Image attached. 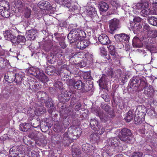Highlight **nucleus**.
Listing matches in <instances>:
<instances>
[{
	"instance_id": "obj_42",
	"label": "nucleus",
	"mask_w": 157,
	"mask_h": 157,
	"mask_svg": "<svg viewBox=\"0 0 157 157\" xmlns=\"http://www.w3.org/2000/svg\"><path fill=\"white\" fill-rule=\"evenodd\" d=\"M143 154L140 152H134L132 157H142Z\"/></svg>"
},
{
	"instance_id": "obj_20",
	"label": "nucleus",
	"mask_w": 157,
	"mask_h": 157,
	"mask_svg": "<svg viewBox=\"0 0 157 157\" xmlns=\"http://www.w3.org/2000/svg\"><path fill=\"white\" fill-rule=\"evenodd\" d=\"M72 129L71 127H69L68 128V130L69 133L70 134L71 133L70 131H71V132H72V133L74 134V136H76L77 138L79 137V136L80 135L82 132V131L80 128H76L75 130L74 128V130H71Z\"/></svg>"
},
{
	"instance_id": "obj_3",
	"label": "nucleus",
	"mask_w": 157,
	"mask_h": 157,
	"mask_svg": "<svg viewBox=\"0 0 157 157\" xmlns=\"http://www.w3.org/2000/svg\"><path fill=\"white\" fill-rule=\"evenodd\" d=\"M140 80V85L141 87H143L144 88V94L148 97H151L153 95L154 92L152 87L150 85H148L147 80L145 78L141 77Z\"/></svg>"
},
{
	"instance_id": "obj_39",
	"label": "nucleus",
	"mask_w": 157,
	"mask_h": 157,
	"mask_svg": "<svg viewBox=\"0 0 157 157\" xmlns=\"http://www.w3.org/2000/svg\"><path fill=\"white\" fill-rule=\"evenodd\" d=\"M150 36L152 38H155L157 36V31L156 30H152L150 32Z\"/></svg>"
},
{
	"instance_id": "obj_24",
	"label": "nucleus",
	"mask_w": 157,
	"mask_h": 157,
	"mask_svg": "<svg viewBox=\"0 0 157 157\" xmlns=\"http://www.w3.org/2000/svg\"><path fill=\"white\" fill-rule=\"evenodd\" d=\"M109 54L114 58L117 56V53L115 48L114 46L110 45L109 47Z\"/></svg>"
},
{
	"instance_id": "obj_16",
	"label": "nucleus",
	"mask_w": 157,
	"mask_h": 157,
	"mask_svg": "<svg viewBox=\"0 0 157 157\" xmlns=\"http://www.w3.org/2000/svg\"><path fill=\"white\" fill-rule=\"evenodd\" d=\"M41 71L38 68L31 67L28 70V72L31 75L35 76H38L39 75Z\"/></svg>"
},
{
	"instance_id": "obj_50",
	"label": "nucleus",
	"mask_w": 157,
	"mask_h": 157,
	"mask_svg": "<svg viewBox=\"0 0 157 157\" xmlns=\"http://www.w3.org/2000/svg\"><path fill=\"white\" fill-rule=\"evenodd\" d=\"M142 19L139 17H136L134 18L133 19L134 21L135 22H137L139 23V22H140L141 21Z\"/></svg>"
},
{
	"instance_id": "obj_52",
	"label": "nucleus",
	"mask_w": 157,
	"mask_h": 157,
	"mask_svg": "<svg viewBox=\"0 0 157 157\" xmlns=\"http://www.w3.org/2000/svg\"><path fill=\"white\" fill-rule=\"evenodd\" d=\"M105 131V129L103 128H102L101 129V131H99L98 133L100 134H101L103 133V132H104Z\"/></svg>"
},
{
	"instance_id": "obj_29",
	"label": "nucleus",
	"mask_w": 157,
	"mask_h": 157,
	"mask_svg": "<svg viewBox=\"0 0 157 157\" xmlns=\"http://www.w3.org/2000/svg\"><path fill=\"white\" fill-rule=\"evenodd\" d=\"M133 117V115L131 111H129L127 113L126 115L124 117L125 121L127 122H129Z\"/></svg>"
},
{
	"instance_id": "obj_14",
	"label": "nucleus",
	"mask_w": 157,
	"mask_h": 157,
	"mask_svg": "<svg viewBox=\"0 0 157 157\" xmlns=\"http://www.w3.org/2000/svg\"><path fill=\"white\" fill-rule=\"evenodd\" d=\"M122 33L117 34L115 35L114 38L116 41L119 42L117 47L119 48H121L123 47L124 45L122 44L121 42H123V37H122Z\"/></svg>"
},
{
	"instance_id": "obj_32",
	"label": "nucleus",
	"mask_w": 157,
	"mask_h": 157,
	"mask_svg": "<svg viewBox=\"0 0 157 157\" xmlns=\"http://www.w3.org/2000/svg\"><path fill=\"white\" fill-rule=\"evenodd\" d=\"M140 41L139 38L136 36L134 37L132 40V44L133 46L137 47H140V45H139V44Z\"/></svg>"
},
{
	"instance_id": "obj_59",
	"label": "nucleus",
	"mask_w": 157,
	"mask_h": 157,
	"mask_svg": "<svg viewBox=\"0 0 157 157\" xmlns=\"http://www.w3.org/2000/svg\"><path fill=\"white\" fill-rule=\"evenodd\" d=\"M66 66H67V65H64L63 67H65Z\"/></svg>"
},
{
	"instance_id": "obj_55",
	"label": "nucleus",
	"mask_w": 157,
	"mask_h": 157,
	"mask_svg": "<svg viewBox=\"0 0 157 157\" xmlns=\"http://www.w3.org/2000/svg\"><path fill=\"white\" fill-rule=\"evenodd\" d=\"M31 155L30 157H36V156L35 155V154L34 153H33L32 152H31Z\"/></svg>"
},
{
	"instance_id": "obj_7",
	"label": "nucleus",
	"mask_w": 157,
	"mask_h": 157,
	"mask_svg": "<svg viewBox=\"0 0 157 157\" xmlns=\"http://www.w3.org/2000/svg\"><path fill=\"white\" fill-rule=\"evenodd\" d=\"M109 26L110 30L114 31L120 27L119 20L114 18L110 20L109 22Z\"/></svg>"
},
{
	"instance_id": "obj_34",
	"label": "nucleus",
	"mask_w": 157,
	"mask_h": 157,
	"mask_svg": "<svg viewBox=\"0 0 157 157\" xmlns=\"http://www.w3.org/2000/svg\"><path fill=\"white\" fill-rule=\"evenodd\" d=\"M37 132H33L30 134L29 136L32 139H34L35 141H37L38 139L39 134H40V133H38L37 134Z\"/></svg>"
},
{
	"instance_id": "obj_15",
	"label": "nucleus",
	"mask_w": 157,
	"mask_h": 157,
	"mask_svg": "<svg viewBox=\"0 0 157 157\" xmlns=\"http://www.w3.org/2000/svg\"><path fill=\"white\" fill-rule=\"evenodd\" d=\"M4 36L6 40H10L12 43V40H14L15 36L12 34L10 31H6L4 33Z\"/></svg>"
},
{
	"instance_id": "obj_12",
	"label": "nucleus",
	"mask_w": 157,
	"mask_h": 157,
	"mask_svg": "<svg viewBox=\"0 0 157 157\" xmlns=\"http://www.w3.org/2000/svg\"><path fill=\"white\" fill-rule=\"evenodd\" d=\"M108 78L105 75H102L101 79L98 82H99V85L102 88H105L107 84Z\"/></svg>"
},
{
	"instance_id": "obj_10",
	"label": "nucleus",
	"mask_w": 157,
	"mask_h": 157,
	"mask_svg": "<svg viewBox=\"0 0 157 157\" xmlns=\"http://www.w3.org/2000/svg\"><path fill=\"white\" fill-rule=\"evenodd\" d=\"M37 31L36 30L31 29L26 32V35L27 38L29 40H34L37 36Z\"/></svg>"
},
{
	"instance_id": "obj_48",
	"label": "nucleus",
	"mask_w": 157,
	"mask_h": 157,
	"mask_svg": "<svg viewBox=\"0 0 157 157\" xmlns=\"http://www.w3.org/2000/svg\"><path fill=\"white\" fill-rule=\"evenodd\" d=\"M59 44L61 47L63 49L66 47V45L65 44L63 40H62L61 42H59Z\"/></svg>"
},
{
	"instance_id": "obj_43",
	"label": "nucleus",
	"mask_w": 157,
	"mask_h": 157,
	"mask_svg": "<svg viewBox=\"0 0 157 157\" xmlns=\"http://www.w3.org/2000/svg\"><path fill=\"white\" fill-rule=\"evenodd\" d=\"M36 95L39 98L40 97V98H43V96L46 95V93L42 91H39L37 93Z\"/></svg>"
},
{
	"instance_id": "obj_21",
	"label": "nucleus",
	"mask_w": 157,
	"mask_h": 157,
	"mask_svg": "<svg viewBox=\"0 0 157 157\" xmlns=\"http://www.w3.org/2000/svg\"><path fill=\"white\" fill-rule=\"evenodd\" d=\"M99 9L102 12L106 11L109 8V5L106 3L104 2H101L99 3Z\"/></svg>"
},
{
	"instance_id": "obj_54",
	"label": "nucleus",
	"mask_w": 157,
	"mask_h": 157,
	"mask_svg": "<svg viewBox=\"0 0 157 157\" xmlns=\"http://www.w3.org/2000/svg\"><path fill=\"white\" fill-rule=\"evenodd\" d=\"M142 106H139L137 107V110H138L139 111H140V109H142Z\"/></svg>"
},
{
	"instance_id": "obj_62",
	"label": "nucleus",
	"mask_w": 157,
	"mask_h": 157,
	"mask_svg": "<svg viewBox=\"0 0 157 157\" xmlns=\"http://www.w3.org/2000/svg\"><path fill=\"white\" fill-rule=\"evenodd\" d=\"M81 54V53L79 52V53H78V54L80 55V54Z\"/></svg>"
},
{
	"instance_id": "obj_45",
	"label": "nucleus",
	"mask_w": 157,
	"mask_h": 157,
	"mask_svg": "<svg viewBox=\"0 0 157 157\" xmlns=\"http://www.w3.org/2000/svg\"><path fill=\"white\" fill-rule=\"evenodd\" d=\"M103 109H104L105 111L107 113L109 111V107L106 104H104L102 107Z\"/></svg>"
},
{
	"instance_id": "obj_36",
	"label": "nucleus",
	"mask_w": 157,
	"mask_h": 157,
	"mask_svg": "<svg viewBox=\"0 0 157 157\" xmlns=\"http://www.w3.org/2000/svg\"><path fill=\"white\" fill-rule=\"evenodd\" d=\"M98 115L102 121H107L108 119L105 114H104L102 112L101 113L98 112Z\"/></svg>"
},
{
	"instance_id": "obj_8",
	"label": "nucleus",
	"mask_w": 157,
	"mask_h": 157,
	"mask_svg": "<svg viewBox=\"0 0 157 157\" xmlns=\"http://www.w3.org/2000/svg\"><path fill=\"white\" fill-rule=\"evenodd\" d=\"M26 41L25 36L21 35H19L17 37L15 36L14 40H12V43L14 45L20 44L24 45Z\"/></svg>"
},
{
	"instance_id": "obj_60",
	"label": "nucleus",
	"mask_w": 157,
	"mask_h": 157,
	"mask_svg": "<svg viewBox=\"0 0 157 157\" xmlns=\"http://www.w3.org/2000/svg\"><path fill=\"white\" fill-rule=\"evenodd\" d=\"M59 56H60L61 57H62L63 58V56H62L61 54L59 55Z\"/></svg>"
},
{
	"instance_id": "obj_5",
	"label": "nucleus",
	"mask_w": 157,
	"mask_h": 157,
	"mask_svg": "<svg viewBox=\"0 0 157 157\" xmlns=\"http://www.w3.org/2000/svg\"><path fill=\"white\" fill-rule=\"evenodd\" d=\"M121 136L119 137L121 140L123 141H127L128 143H131L130 141L131 139L134 140V139L130 136L132 135L131 131L128 129L123 128L121 131Z\"/></svg>"
},
{
	"instance_id": "obj_19",
	"label": "nucleus",
	"mask_w": 157,
	"mask_h": 157,
	"mask_svg": "<svg viewBox=\"0 0 157 157\" xmlns=\"http://www.w3.org/2000/svg\"><path fill=\"white\" fill-rule=\"evenodd\" d=\"M0 9V15L4 17L8 18L10 16V13L8 10L9 9H4L2 7H1Z\"/></svg>"
},
{
	"instance_id": "obj_28",
	"label": "nucleus",
	"mask_w": 157,
	"mask_h": 157,
	"mask_svg": "<svg viewBox=\"0 0 157 157\" xmlns=\"http://www.w3.org/2000/svg\"><path fill=\"white\" fill-rule=\"evenodd\" d=\"M136 26L133 27V31L135 33H139L142 30L141 26L140 25L139 23L137 24H136Z\"/></svg>"
},
{
	"instance_id": "obj_17",
	"label": "nucleus",
	"mask_w": 157,
	"mask_h": 157,
	"mask_svg": "<svg viewBox=\"0 0 157 157\" xmlns=\"http://www.w3.org/2000/svg\"><path fill=\"white\" fill-rule=\"evenodd\" d=\"M90 124L94 127L93 129L98 131L101 128L100 126L99 125L98 121L95 119H91L90 121Z\"/></svg>"
},
{
	"instance_id": "obj_35",
	"label": "nucleus",
	"mask_w": 157,
	"mask_h": 157,
	"mask_svg": "<svg viewBox=\"0 0 157 157\" xmlns=\"http://www.w3.org/2000/svg\"><path fill=\"white\" fill-rule=\"evenodd\" d=\"M80 151L78 149L73 150L72 151V155L73 157H80Z\"/></svg>"
},
{
	"instance_id": "obj_47",
	"label": "nucleus",
	"mask_w": 157,
	"mask_h": 157,
	"mask_svg": "<svg viewBox=\"0 0 157 157\" xmlns=\"http://www.w3.org/2000/svg\"><path fill=\"white\" fill-rule=\"evenodd\" d=\"M44 110L43 109L41 106H39L37 108L36 111L41 113L44 112Z\"/></svg>"
},
{
	"instance_id": "obj_13",
	"label": "nucleus",
	"mask_w": 157,
	"mask_h": 157,
	"mask_svg": "<svg viewBox=\"0 0 157 157\" xmlns=\"http://www.w3.org/2000/svg\"><path fill=\"white\" fill-rule=\"evenodd\" d=\"M109 145L115 147H117L119 145L120 141L119 139L117 138H111L108 140Z\"/></svg>"
},
{
	"instance_id": "obj_38",
	"label": "nucleus",
	"mask_w": 157,
	"mask_h": 157,
	"mask_svg": "<svg viewBox=\"0 0 157 157\" xmlns=\"http://www.w3.org/2000/svg\"><path fill=\"white\" fill-rule=\"evenodd\" d=\"M29 124L28 123H24L22 124H20L21 130L22 131H25L28 128H29V127L27 128L25 126H28Z\"/></svg>"
},
{
	"instance_id": "obj_31",
	"label": "nucleus",
	"mask_w": 157,
	"mask_h": 157,
	"mask_svg": "<svg viewBox=\"0 0 157 157\" xmlns=\"http://www.w3.org/2000/svg\"><path fill=\"white\" fill-rule=\"evenodd\" d=\"M111 4L114 8V9H117L119 6V3L117 0H109Z\"/></svg>"
},
{
	"instance_id": "obj_30",
	"label": "nucleus",
	"mask_w": 157,
	"mask_h": 157,
	"mask_svg": "<svg viewBox=\"0 0 157 157\" xmlns=\"http://www.w3.org/2000/svg\"><path fill=\"white\" fill-rule=\"evenodd\" d=\"M149 23L151 25L155 26H157V18L155 17L151 16L148 19Z\"/></svg>"
},
{
	"instance_id": "obj_23",
	"label": "nucleus",
	"mask_w": 157,
	"mask_h": 157,
	"mask_svg": "<svg viewBox=\"0 0 157 157\" xmlns=\"http://www.w3.org/2000/svg\"><path fill=\"white\" fill-rule=\"evenodd\" d=\"M92 146L88 143L83 144L82 145V149L83 151L86 153H88L91 151Z\"/></svg>"
},
{
	"instance_id": "obj_63",
	"label": "nucleus",
	"mask_w": 157,
	"mask_h": 157,
	"mask_svg": "<svg viewBox=\"0 0 157 157\" xmlns=\"http://www.w3.org/2000/svg\"><path fill=\"white\" fill-rule=\"evenodd\" d=\"M141 112H143V113H144V111H141Z\"/></svg>"
},
{
	"instance_id": "obj_4",
	"label": "nucleus",
	"mask_w": 157,
	"mask_h": 157,
	"mask_svg": "<svg viewBox=\"0 0 157 157\" xmlns=\"http://www.w3.org/2000/svg\"><path fill=\"white\" fill-rule=\"evenodd\" d=\"M38 6L40 9L47 10L50 13H54L56 11V8L52 7L48 1H41L38 3Z\"/></svg>"
},
{
	"instance_id": "obj_9",
	"label": "nucleus",
	"mask_w": 157,
	"mask_h": 157,
	"mask_svg": "<svg viewBox=\"0 0 157 157\" xmlns=\"http://www.w3.org/2000/svg\"><path fill=\"white\" fill-rule=\"evenodd\" d=\"M70 82L72 83V85L74 86L75 89L78 90H82L83 92L86 91L84 84L81 80L75 81L74 80H70Z\"/></svg>"
},
{
	"instance_id": "obj_1",
	"label": "nucleus",
	"mask_w": 157,
	"mask_h": 157,
	"mask_svg": "<svg viewBox=\"0 0 157 157\" xmlns=\"http://www.w3.org/2000/svg\"><path fill=\"white\" fill-rule=\"evenodd\" d=\"M86 36V33L83 30L79 29H73L68 34L67 38L70 43L78 41L76 44L77 48L83 49L89 45L90 43L88 40H84Z\"/></svg>"
},
{
	"instance_id": "obj_18",
	"label": "nucleus",
	"mask_w": 157,
	"mask_h": 157,
	"mask_svg": "<svg viewBox=\"0 0 157 157\" xmlns=\"http://www.w3.org/2000/svg\"><path fill=\"white\" fill-rule=\"evenodd\" d=\"M140 83H139L138 78L137 77H134L131 79L130 85L132 86L138 87L141 86L140 85Z\"/></svg>"
},
{
	"instance_id": "obj_11",
	"label": "nucleus",
	"mask_w": 157,
	"mask_h": 157,
	"mask_svg": "<svg viewBox=\"0 0 157 157\" xmlns=\"http://www.w3.org/2000/svg\"><path fill=\"white\" fill-rule=\"evenodd\" d=\"M99 42L102 44H108L110 43V41L108 36L105 34L101 35L98 38Z\"/></svg>"
},
{
	"instance_id": "obj_40",
	"label": "nucleus",
	"mask_w": 157,
	"mask_h": 157,
	"mask_svg": "<svg viewBox=\"0 0 157 157\" xmlns=\"http://www.w3.org/2000/svg\"><path fill=\"white\" fill-rule=\"evenodd\" d=\"M122 37H123V41L128 42L129 39V36L125 33H122Z\"/></svg>"
},
{
	"instance_id": "obj_49",
	"label": "nucleus",
	"mask_w": 157,
	"mask_h": 157,
	"mask_svg": "<svg viewBox=\"0 0 157 157\" xmlns=\"http://www.w3.org/2000/svg\"><path fill=\"white\" fill-rule=\"evenodd\" d=\"M64 93L65 94L63 96L64 99H65V100H68L69 99H70V97L69 96V94H67V92H66Z\"/></svg>"
},
{
	"instance_id": "obj_37",
	"label": "nucleus",
	"mask_w": 157,
	"mask_h": 157,
	"mask_svg": "<svg viewBox=\"0 0 157 157\" xmlns=\"http://www.w3.org/2000/svg\"><path fill=\"white\" fill-rule=\"evenodd\" d=\"M54 86L56 88L61 90L63 88V83L60 81H58L55 82Z\"/></svg>"
},
{
	"instance_id": "obj_27",
	"label": "nucleus",
	"mask_w": 157,
	"mask_h": 157,
	"mask_svg": "<svg viewBox=\"0 0 157 157\" xmlns=\"http://www.w3.org/2000/svg\"><path fill=\"white\" fill-rule=\"evenodd\" d=\"M15 77L14 81H15L16 82H18L21 81L23 77L24 76L23 74H21L20 72L19 73H16L14 75Z\"/></svg>"
},
{
	"instance_id": "obj_46",
	"label": "nucleus",
	"mask_w": 157,
	"mask_h": 157,
	"mask_svg": "<svg viewBox=\"0 0 157 157\" xmlns=\"http://www.w3.org/2000/svg\"><path fill=\"white\" fill-rule=\"evenodd\" d=\"M81 107V104L80 103H78L77 104L75 107V110L78 111L80 110Z\"/></svg>"
},
{
	"instance_id": "obj_2",
	"label": "nucleus",
	"mask_w": 157,
	"mask_h": 157,
	"mask_svg": "<svg viewBox=\"0 0 157 157\" xmlns=\"http://www.w3.org/2000/svg\"><path fill=\"white\" fill-rule=\"evenodd\" d=\"M132 11L136 14H140L143 17H147L151 14H155V11L150 10L147 2H140L134 3L132 5Z\"/></svg>"
},
{
	"instance_id": "obj_64",
	"label": "nucleus",
	"mask_w": 157,
	"mask_h": 157,
	"mask_svg": "<svg viewBox=\"0 0 157 157\" xmlns=\"http://www.w3.org/2000/svg\"><path fill=\"white\" fill-rule=\"evenodd\" d=\"M1 39V36H0V40Z\"/></svg>"
},
{
	"instance_id": "obj_44",
	"label": "nucleus",
	"mask_w": 157,
	"mask_h": 157,
	"mask_svg": "<svg viewBox=\"0 0 157 157\" xmlns=\"http://www.w3.org/2000/svg\"><path fill=\"white\" fill-rule=\"evenodd\" d=\"M83 78L84 79H87L90 78V74L88 72L84 73L83 75Z\"/></svg>"
},
{
	"instance_id": "obj_25",
	"label": "nucleus",
	"mask_w": 157,
	"mask_h": 157,
	"mask_svg": "<svg viewBox=\"0 0 157 157\" xmlns=\"http://www.w3.org/2000/svg\"><path fill=\"white\" fill-rule=\"evenodd\" d=\"M61 5L68 8H70L71 5V0H59Z\"/></svg>"
},
{
	"instance_id": "obj_33",
	"label": "nucleus",
	"mask_w": 157,
	"mask_h": 157,
	"mask_svg": "<svg viewBox=\"0 0 157 157\" xmlns=\"http://www.w3.org/2000/svg\"><path fill=\"white\" fill-rule=\"evenodd\" d=\"M150 3L152 4V6L153 10H152L155 11V14H156L157 11V2L155 0H149Z\"/></svg>"
},
{
	"instance_id": "obj_53",
	"label": "nucleus",
	"mask_w": 157,
	"mask_h": 157,
	"mask_svg": "<svg viewBox=\"0 0 157 157\" xmlns=\"http://www.w3.org/2000/svg\"><path fill=\"white\" fill-rule=\"evenodd\" d=\"M50 105H47V104H46V105L48 106V107H52L53 106V103L51 102V103H50Z\"/></svg>"
},
{
	"instance_id": "obj_58",
	"label": "nucleus",
	"mask_w": 157,
	"mask_h": 157,
	"mask_svg": "<svg viewBox=\"0 0 157 157\" xmlns=\"http://www.w3.org/2000/svg\"><path fill=\"white\" fill-rule=\"evenodd\" d=\"M67 135V133H65L63 135L64 136H66Z\"/></svg>"
},
{
	"instance_id": "obj_22",
	"label": "nucleus",
	"mask_w": 157,
	"mask_h": 157,
	"mask_svg": "<svg viewBox=\"0 0 157 157\" xmlns=\"http://www.w3.org/2000/svg\"><path fill=\"white\" fill-rule=\"evenodd\" d=\"M37 77L43 83H45L48 81L47 77L42 71L40 72V74Z\"/></svg>"
},
{
	"instance_id": "obj_56",
	"label": "nucleus",
	"mask_w": 157,
	"mask_h": 157,
	"mask_svg": "<svg viewBox=\"0 0 157 157\" xmlns=\"http://www.w3.org/2000/svg\"><path fill=\"white\" fill-rule=\"evenodd\" d=\"M72 113L71 112V111L70 110L69 111L68 113H67V115H71V114Z\"/></svg>"
},
{
	"instance_id": "obj_41",
	"label": "nucleus",
	"mask_w": 157,
	"mask_h": 157,
	"mask_svg": "<svg viewBox=\"0 0 157 157\" xmlns=\"http://www.w3.org/2000/svg\"><path fill=\"white\" fill-rule=\"evenodd\" d=\"M150 64H152L154 67L157 68V60H154L153 59L152 56L151 57V60L150 62Z\"/></svg>"
},
{
	"instance_id": "obj_57",
	"label": "nucleus",
	"mask_w": 157,
	"mask_h": 157,
	"mask_svg": "<svg viewBox=\"0 0 157 157\" xmlns=\"http://www.w3.org/2000/svg\"><path fill=\"white\" fill-rule=\"evenodd\" d=\"M121 156V154H118L116 155H115V156H114V157H120Z\"/></svg>"
},
{
	"instance_id": "obj_61",
	"label": "nucleus",
	"mask_w": 157,
	"mask_h": 157,
	"mask_svg": "<svg viewBox=\"0 0 157 157\" xmlns=\"http://www.w3.org/2000/svg\"><path fill=\"white\" fill-rule=\"evenodd\" d=\"M103 52H104V54H105V50H103Z\"/></svg>"
},
{
	"instance_id": "obj_6",
	"label": "nucleus",
	"mask_w": 157,
	"mask_h": 157,
	"mask_svg": "<svg viewBox=\"0 0 157 157\" xmlns=\"http://www.w3.org/2000/svg\"><path fill=\"white\" fill-rule=\"evenodd\" d=\"M88 15L92 18L96 17L97 15L95 8L93 6L91 3H88L86 6Z\"/></svg>"
},
{
	"instance_id": "obj_51",
	"label": "nucleus",
	"mask_w": 157,
	"mask_h": 157,
	"mask_svg": "<svg viewBox=\"0 0 157 157\" xmlns=\"http://www.w3.org/2000/svg\"><path fill=\"white\" fill-rule=\"evenodd\" d=\"M2 54H0V62H2L3 63L4 61H5V59L1 56H2Z\"/></svg>"
},
{
	"instance_id": "obj_26",
	"label": "nucleus",
	"mask_w": 157,
	"mask_h": 157,
	"mask_svg": "<svg viewBox=\"0 0 157 157\" xmlns=\"http://www.w3.org/2000/svg\"><path fill=\"white\" fill-rule=\"evenodd\" d=\"M22 12L24 14L25 17L28 18L30 16L31 10L30 8L28 7H24L22 10Z\"/></svg>"
}]
</instances>
